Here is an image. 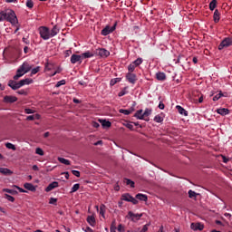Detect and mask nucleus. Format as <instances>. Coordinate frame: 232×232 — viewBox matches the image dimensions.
<instances>
[{
	"label": "nucleus",
	"mask_w": 232,
	"mask_h": 232,
	"mask_svg": "<svg viewBox=\"0 0 232 232\" xmlns=\"http://www.w3.org/2000/svg\"><path fill=\"white\" fill-rule=\"evenodd\" d=\"M5 148H7V150H13V151H15L16 150L15 145L10 142L5 143Z\"/></svg>",
	"instance_id": "obj_44"
},
{
	"label": "nucleus",
	"mask_w": 232,
	"mask_h": 232,
	"mask_svg": "<svg viewBox=\"0 0 232 232\" xmlns=\"http://www.w3.org/2000/svg\"><path fill=\"white\" fill-rule=\"evenodd\" d=\"M121 81H122V78H113L111 80L110 85L115 86L117 84V82H121Z\"/></svg>",
	"instance_id": "obj_29"
},
{
	"label": "nucleus",
	"mask_w": 232,
	"mask_h": 232,
	"mask_svg": "<svg viewBox=\"0 0 232 232\" xmlns=\"http://www.w3.org/2000/svg\"><path fill=\"white\" fill-rule=\"evenodd\" d=\"M141 217H142V214H135L132 211H129L127 215V218H130L132 222H135V220H140Z\"/></svg>",
	"instance_id": "obj_8"
},
{
	"label": "nucleus",
	"mask_w": 232,
	"mask_h": 232,
	"mask_svg": "<svg viewBox=\"0 0 232 232\" xmlns=\"http://www.w3.org/2000/svg\"><path fill=\"white\" fill-rule=\"evenodd\" d=\"M87 222L89 225H91L92 227H95L97 221L95 220V216H88L87 217Z\"/></svg>",
	"instance_id": "obj_16"
},
{
	"label": "nucleus",
	"mask_w": 232,
	"mask_h": 232,
	"mask_svg": "<svg viewBox=\"0 0 232 232\" xmlns=\"http://www.w3.org/2000/svg\"><path fill=\"white\" fill-rule=\"evenodd\" d=\"M4 102H7L8 104H12L14 102H17V97L7 95L4 97Z\"/></svg>",
	"instance_id": "obj_12"
},
{
	"label": "nucleus",
	"mask_w": 232,
	"mask_h": 232,
	"mask_svg": "<svg viewBox=\"0 0 232 232\" xmlns=\"http://www.w3.org/2000/svg\"><path fill=\"white\" fill-rule=\"evenodd\" d=\"M5 198H6V200H8L9 202H15V198L11 195L5 194Z\"/></svg>",
	"instance_id": "obj_45"
},
{
	"label": "nucleus",
	"mask_w": 232,
	"mask_h": 232,
	"mask_svg": "<svg viewBox=\"0 0 232 232\" xmlns=\"http://www.w3.org/2000/svg\"><path fill=\"white\" fill-rule=\"evenodd\" d=\"M97 54L100 55V57H110V51L104 49V48H100L97 49Z\"/></svg>",
	"instance_id": "obj_11"
},
{
	"label": "nucleus",
	"mask_w": 232,
	"mask_h": 232,
	"mask_svg": "<svg viewBox=\"0 0 232 232\" xmlns=\"http://www.w3.org/2000/svg\"><path fill=\"white\" fill-rule=\"evenodd\" d=\"M110 230L111 232H117V227H115L114 226H111Z\"/></svg>",
	"instance_id": "obj_63"
},
{
	"label": "nucleus",
	"mask_w": 232,
	"mask_h": 232,
	"mask_svg": "<svg viewBox=\"0 0 232 232\" xmlns=\"http://www.w3.org/2000/svg\"><path fill=\"white\" fill-rule=\"evenodd\" d=\"M150 115H151V109H145L143 118L146 119V117H150Z\"/></svg>",
	"instance_id": "obj_46"
},
{
	"label": "nucleus",
	"mask_w": 232,
	"mask_h": 232,
	"mask_svg": "<svg viewBox=\"0 0 232 232\" xmlns=\"http://www.w3.org/2000/svg\"><path fill=\"white\" fill-rule=\"evenodd\" d=\"M188 198H197V192L193 191V190H188Z\"/></svg>",
	"instance_id": "obj_50"
},
{
	"label": "nucleus",
	"mask_w": 232,
	"mask_h": 232,
	"mask_svg": "<svg viewBox=\"0 0 232 232\" xmlns=\"http://www.w3.org/2000/svg\"><path fill=\"white\" fill-rule=\"evenodd\" d=\"M229 46H232V38L227 37L219 44L218 50H224V48H229Z\"/></svg>",
	"instance_id": "obj_4"
},
{
	"label": "nucleus",
	"mask_w": 232,
	"mask_h": 232,
	"mask_svg": "<svg viewBox=\"0 0 232 232\" xmlns=\"http://www.w3.org/2000/svg\"><path fill=\"white\" fill-rule=\"evenodd\" d=\"M38 32L40 34V37L44 39V41H48V39H52L50 36V28L46 26H40L38 28Z\"/></svg>",
	"instance_id": "obj_3"
},
{
	"label": "nucleus",
	"mask_w": 232,
	"mask_h": 232,
	"mask_svg": "<svg viewBox=\"0 0 232 232\" xmlns=\"http://www.w3.org/2000/svg\"><path fill=\"white\" fill-rule=\"evenodd\" d=\"M136 198L138 200H141L142 202H148V196L146 194H137Z\"/></svg>",
	"instance_id": "obj_21"
},
{
	"label": "nucleus",
	"mask_w": 232,
	"mask_h": 232,
	"mask_svg": "<svg viewBox=\"0 0 232 232\" xmlns=\"http://www.w3.org/2000/svg\"><path fill=\"white\" fill-rule=\"evenodd\" d=\"M121 200H124L125 202H131L134 205L139 204V200L133 198L130 193H125L121 195Z\"/></svg>",
	"instance_id": "obj_5"
},
{
	"label": "nucleus",
	"mask_w": 232,
	"mask_h": 232,
	"mask_svg": "<svg viewBox=\"0 0 232 232\" xmlns=\"http://www.w3.org/2000/svg\"><path fill=\"white\" fill-rule=\"evenodd\" d=\"M4 193H9V195H17V190L10 188H3Z\"/></svg>",
	"instance_id": "obj_31"
},
{
	"label": "nucleus",
	"mask_w": 232,
	"mask_h": 232,
	"mask_svg": "<svg viewBox=\"0 0 232 232\" xmlns=\"http://www.w3.org/2000/svg\"><path fill=\"white\" fill-rule=\"evenodd\" d=\"M79 188H81V185L79 183L74 184L71 188V193H75V191H79Z\"/></svg>",
	"instance_id": "obj_40"
},
{
	"label": "nucleus",
	"mask_w": 232,
	"mask_h": 232,
	"mask_svg": "<svg viewBox=\"0 0 232 232\" xmlns=\"http://www.w3.org/2000/svg\"><path fill=\"white\" fill-rule=\"evenodd\" d=\"M26 72L21 67H19L16 71V74L14 76V81H19V79H21V77H23V75Z\"/></svg>",
	"instance_id": "obj_13"
},
{
	"label": "nucleus",
	"mask_w": 232,
	"mask_h": 232,
	"mask_svg": "<svg viewBox=\"0 0 232 232\" xmlns=\"http://www.w3.org/2000/svg\"><path fill=\"white\" fill-rule=\"evenodd\" d=\"M64 84H66V80H61L57 82L55 88H61V86H64Z\"/></svg>",
	"instance_id": "obj_49"
},
{
	"label": "nucleus",
	"mask_w": 232,
	"mask_h": 232,
	"mask_svg": "<svg viewBox=\"0 0 232 232\" xmlns=\"http://www.w3.org/2000/svg\"><path fill=\"white\" fill-rule=\"evenodd\" d=\"M92 126H93V128H99L101 125L99 124V122L94 121V122H92Z\"/></svg>",
	"instance_id": "obj_62"
},
{
	"label": "nucleus",
	"mask_w": 232,
	"mask_h": 232,
	"mask_svg": "<svg viewBox=\"0 0 232 232\" xmlns=\"http://www.w3.org/2000/svg\"><path fill=\"white\" fill-rule=\"evenodd\" d=\"M25 5L27 8H30V9L34 8V1L32 0H27Z\"/></svg>",
	"instance_id": "obj_52"
},
{
	"label": "nucleus",
	"mask_w": 232,
	"mask_h": 232,
	"mask_svg": "<svg viewBox=\"0 0 232 232\" xmlns=\"http://www.w3.org/2000/svg\"><path fill=\"white\" fill-rule=\"evenodd\" d=\"M159 108H160V110H164V108H166V106L164 105V103L162 102H160Z\"/></svg>",
	"instance_id": "obj_61"
},
{
	"label": "nucleus",
	"mask_w": 232,
	"mask_h": 232,
	"mask_svg": "<svg viewBox=\"0 0 232 232\" xmlns=\"http://www.w3.org/2000/svg\"><path fill=\"white\" fill-rule=\"evenodd\" d=\"M214 23H218L220 21V12L218 9H216L213 14Z\"/></svg>",
	"instance_id": "obj_23"
},
{
	"label": "nucleus",
	"mask_w": 232,
	"mask_h": 232,
	"mask_svg": "<svg viewBox=\"0 0 232 232\" xmlns=\"http://www.w3.org/2000/svg\"><path fill=\"white\" fill-rule=\"evenodd\" d=\"M125 183L127 186H130V188H135V182H133L131 179H125Z\"/></svg>",
	"instance_id": "obj_48"
},
{
	"label": "nucleus",
	"mask_w": 232,
	"mask_h": 232,
	"mask_svg": "<svg viewBox=\"0 0 232 232\" xmlns=\"http://www.w3.org/2000/svg\"><path fill=\"white\" fill-rule=\"evenodd\" d=\"M55 188H59V182H57V181H53V182L50 183L46 187L45 191H46V193H50V191H52L53 189H55Z\"/></svg>",
	"instance_id": "obj_14"
},
{
	"label": "nucleus",
	"mask_w": 232,
	"mask_h": 232,
	"mask_svg": "<svg viewBox=\"0 0 232 232\" xmlns=\"http://www.w3.org/2000/svg\"><path fill=\"white\" fill-rule=\"evenodd\" d=\"M125 77L130 84H135L137 82V74L133 72H127Z\"/></svg>",
	"instance_id": "obj_7"
},
{
	"label": "nucleus",
	"mask_w": 232,
	"mask_h": 232,
	"mask_svg": "<svg viewBox=\"0 0 232 232\" xmlns=\"http://www.w3.org/2000/svg\"><path fill=\"white\" fill-rule=\"evenodd\" d=\"M5 21L10 23L12 26H17V24H19V19H17V14H15L14 10L6 11Z\"/></svg>",
	"instance_id": "obj_2"
},
{
	"label": "nucleus",
	"mask_w": 232,
	"mask_h": 232,
	"mask_svg": "<svg viewBox=\"0 0 232 232\" xmlns=\"http://www.w3.org/2000/svg\"><path fill=\"white\" fill-rule=\"evenodd\" d=\"M52 66H53V64L50 63H45V67H44V72H50L52 71Z\"/></svg>",
	"instance_id": "obj_47"
},
{
	"label": "nucleus",
	"mask_w": 232,
	"mask_h": 232,
	"mask_svg": "<svg viewBox=\"0 0 232 232\" xmlns=\"http://www.w3.org/2000/svg\"><path fill=\"white\" fill-rule=\"evenodd\" d=\"M128 93V87H124L119 93L118 97H124Z\"/></svg>",
	"instance_id": "obj_35"
},
{
	"label": "nucleus",
	"mask_w": 232,
	"mask_h": 232,
	"mask_svg": "<svg viewBox=\"0 0 232 232\" xmlns=\"http://www.w3.org/2000/svg\"><path fill=\"white\" fill-rule=\"evenodd\" d=\"M41 72V67L36 66L35 68L31 70V75H35L36 73H39Z\"/></svg>",
	"instance_id": "obj_42"
},
{
	"label": "nucleus",
	"mask_w": 232,
	"mask_h": 232,
	"mask_svg": "<svg viewBox=\"0 0 232 232\" xmlns=\"http://www.w3.org/2000/svg\"><path fill=\"white\" fill-rule=\"evenodd\" d=\"M148 226L149 225H144L142 229H140V230H128L127 232H146V231H148Z\"/></svg>",
	"instance_id": "obj_43"
},
{
	"label": "nucleus",
	"mask_w": 232,
	"mask_h": 232,
	"mask_svg": "<svg viewBox=\"0 0 232 232\" xmlns=\"http://www.w3.org/2000/svg\"><path fill=\"white\" fill-rule=\"evenodd\" d=\"M35 153L36 155H40L41 157H43V155H44V150H43V149L41 148H36Z\"/></svg>",
	"instance_id": "obj_51"
},
{
	"label": "nucleus",
	"mask_w": 232,
	"mask_h": 232,
	"mask_svg": "<svg viewBox=\"0 0 232 232\" xmlns=\"http://www.w3.org/2000/svg\"><path fill=\"white\" fill-rule=\"evenodd\" d=\"M102 125L103 128H111V122L106 120L102 121Z\"/></svg>",
	"instance_id": "obj_37"
},
{
	"label": "nucleus",
	"mask_w": 232,
	"mask_h": 232,
	"mask_svg": "<svg viewBox=\"0 0 232 232\" xmlns=\"http://www.w3.org/2000/svg\"><path fill=\"white\" fill-rule=\"evenodd\" d=\"M18 95H28V89H21L16 92Z\"/></svg>",
	"instance_id": "obj_41"
},
{
	"label": "nucleus",
	"mask_w": 232,
	"mask_h": 232,
	"mask_svg": "<svg viewBox=\"0 0 232 232\" xmlns=\"http://www.w3.org/2000/svg\"><path fill=\"white\" fill-rule=\"evenodd\" d=\"M49 204H57V198H51L50 200H49Z\"/></svg>",
	"instance_id": "obj_56"
},
{
	"label": "nucleus",
	"mask_w": 232,
	"mask_h": 232,
	"mask_svg": "<svg viewBox=\"0 0 232 232\" xmlns=\"http://www.w3.org/2000/svg\"><path fill=\"white\" fill-rule=\"evenodd\" d=\"M14 188H16V189H18V191L20 193H28V191H26L25 189L20 188L19 186H14Z\"/></svg>",
	"instance_id": "obj_54"
},
{
	"label": "nucleus",
	"mask_w": 232,
	"mask_h": 232,
	"mask_svg": "<svg viewBox=\"0 0 232 232\" xmlns=\"http://www.w3.org/2000/svg\"><path fill=\"white\" fill-rule=\"evenodd\" d=\"M190 229H192L193 231H202V230H204V224L191 223Z\"/></svg>",
	"instance_id": "obj_9"
},
{
	"label": "nucleus",
	"mask_w": 232,
	"mask_h": 232,
	"mask_svg": "<svg viewBox=\"0 0 232 232\" xmlns=\"http://www.w3.org/2000/svg\"><path fill=\"white\" fill-rule=\"evenodd\" d=\"M217 113H218L219 115H222V117H225V115H229V109H226V108L217 109Z\"/></svg>",
	"instance_id": "obj_17"
},
{
	"label": "nucleus",
	"mask_w": 232,
	"mask_h": 232,
	"mask_svg": "<svg viewBox=\"0 0 232 232\" xmlns=\"http://www.w3.org/2000/svg\"><path fill=\"white\" fill-rule=\"evenodd\" d=\"M0 173H2V175H12L14 172L11 171L9 169L0 168Z\"/></svg>",
	"instance_id": "obj_26"
},
{
	"label": "nucleus",
	"mask_w": 232,
	"mask_h": 232,
	"mask_svg": "<svg viewBox=\"0 0 232 232\" xmlns=\"http://www.w3.org/2000/svg\"><path fill=\"white\" fill-rule=\"evenodd\" d=\"M3 21H6V11L0 12V23H3Z\"/></svg>",
	"instance_id": "obj_34"
},
{
	"label": "nucleus",
	"mask_w": 232,
	"mask_h": 232,
	"mask_svg": "<svg viewBox=\"0 0 232 232\" xmlns=\"http://www.w3.org/2000/svg\"><path fill=\"white\" fill-rule=\"evenodd\" d=\"M59 162H61V164H64L65 166H70V160H66L64 158H58Z\"/></svg>",
	"instance_id": "obj_33"
},
{
	"label": "nucleus",
	"mask_w": 232,
	"mask_h": 232,
	"mask_svg": "<svg viewBox=\"0 0 232 232\" xmlns=\"http://www.w3.org/2000/svg\"><path fill=\"white\" fill-rule=\"evenodd\" d=\"M222 97H227V95H224V94L222 93V91H219V93L217 94V95H215L212 100H213L214 102H217V101H218L219 99H222Z\"/></svg>",
	"instance_id": "obj_28"
},
{
	"label": "nucleus",
	"mask_w": 232,
	"mask_h": 232,
	"mask_svg": "<svg viewBox=\"0 0 232 232\" xmlns=\"http://www.w3.org/2000/svg\"><path fill=\"white\" fill-rule=\"evenodd\" d=\"M93 53L88 51L86 53H82V57H84V59H90L91 57H93Z\"/></svg>",
	"instance_id": "obj_30"
},
{
	"label": "nucleus",
	"mask_w": 232,
	"mask_h": 232,
	"mask_svg": "<svg viewBox=\"0 0 232 232\" xmlns=\"http://www.w3.org/2000/svg\"><path fill=\"white\" fill-rule=\"evenodd\" d=\"M24 112L27 113V115H30L32 113H35V111H34L32 109H25Z\"/></svg>",
	"instance_id": "obj_55"
},
{
	"label": "nucleus",
	"mask_w": 232,
	"mask_h": 232,
	"mask_svg": "<svg viewBox=\"0 0 232 232\" xmlns=\"http://www.w3.org/2000/svg\"><path fill=\"white\" fill-rule=\"evenodd\" d=\"M217 8V0H212L209 3V10H211V12H213V10H215Z\"/></svg>",
	"instance_id": "obj_32"
},
{
	"label": "nucleus",
	"mask_w": 232,
	"mask_h": 232,
	"mask_svg": "<svg viewBox=\"0 0 232 232\" xmlns=\"http://www.w3.org/2000/svg\"><path fill=\"white\" fill-rule=\"evenodd\" d=\"M81 62V55L79 54H72L71 56V63L72 64H75V63Z\"/></svg>",
	"instance_id": "obj_20"
},
{
	"label": "nucleus",
	"mask_w": 232,
	"mask_h": 232,
	"mask_svg": "<svg viewBox=\"0 0 232 232\" xmlns=\"http://www.w3.org/2000/svg\"><path fill=\"white\" fill-rule=\"evenodd\" d=\"M133 111V109L130 110H125V109H121L120 113H122L123 115H130Z\"/></svg>",
	"instance_id": "obj_38"
},
{
	"label": "nucleus",
	"mask_w": 232,
	"mask_h": 232,
	"mask_svg": "<svg viewBox=\"0 0 232 232\" xmlns=\"http://www.w3.org/2000/svg\"><path fill=\"white\" fill-rule=\"evenodd\" d=\"M134 117L139 121H146L147 122L150 121V119H144V111L142 110H138L135 112Z\"/></svg>",
	"instance_id": "obj_10"
},
{
	"label": "nucleus",
	"mask_w": 232,
	"mask_h": 232,
	"mask_svg": "<svg viewBox=\"0 0 232 232\" xmlns=\"http://www.w3.org/2000/svg\"><path fill=\"white\" fill-rule=\"evenodd\" d=\"M20 68L25 72V73H28L32 70V65L28 62H24L23 64L20 66Z\"/></svg>",
	"instance_id": "obj_15"
},
{
	"label": "nucleus",
	"mask_w": 232,
	"mask_h": 232,
	"mask_svg": "<svg viewBox=\"0 0 232 232\" xmlns=\"http://www.w3.org/2000/svg\"><path fill=\"white\" fill-rule=\"evenodd\" d=\"M143 63L142 58H138L135 61L132 62V64H134V66H140L141 63Z\"/></svg>",
	"instance_id": "obj_39"
},
{
	"label": "nucleus",
	"mask_w": 232,
	"mask_h": 232,
	"mask_svg": "<svg viewBox=\"0 0 232 232\" xmlns=\"http://www.w3.org/2000/svg\"><path fill=\"white\" fill-rule=\"evenodd\" d=\"M85 232H94V231L92 229V227H87L85 228Z\"/></svg>",
	"instance_id": "obj_64"
},
{
	"label": "nucleus",
	"mask_w": 232,
	"mask_h": 232,
	"mask_svg": "<svg viewBox=\"0 0 232 232\" xmlns=\"http://www.w3.org/2000/svg\"><path fill=\"white\" fill-rule=\"evenodd\" d=\"M117 230H118L119 232H125V231H126V228L124 227V226H122V224H120V225H118Z\"/></svg>",
	"instance_id": "obj_53"
},
{
	"label": "nucleus",
	"mask_w": 232,
	"mask_h": 232,
	"mask_svg": "<svg viewBox=\"0 0 232 232\" xmlns=\"http://www.w3.org/2000/svg\"><path fill=\"white\" fill-rule=\"evenodd\" d=\"M156 79L158 81H166V73L159 72L156 73Z\"/></svg>",
	"instance_id": "obj_22"
},
{
	"label": "nucleus",
	"mask_w": 232,
	"mask_h": 232,
	"mask_svg": "<svg viewBox=\"0 0 232 232\" xmlns=\"http://www.w3.org/2000/svg\"><path fill=\"white\" fill-rule=\"evenodd\" d=\"M106 205L102 204L100 206V215L102 217V218H106Z\"/></svg>",
	"instance_id": "obj_24"
},
{
	"label": "nucleus",
	"mask_w": 232,
	"mask_h": 232,
	"mask_svg": "<svg viewBox=\"0 0 232 232\" xmlns=\"http://www.w3.org/2000/svg\"><path fill=\"white\" fill-rule=\"evenodd\" d=\"M24 188L27 189V191H36L35 186H34L32 183H24Z\"/></svg>",
	"instance_id": "obj_19"
},
{
	"label": "nucleus",
	"mask_w": 232,
	"mask_h": 232,
	"mask_svg": "<svg viewBox=\"0 0 232 232\" xmlns=\"http://www.w3.org/2000/svg\"><path fill=\"white\" fill-rule=\"evenodd\" d=\"M154 122H164V117H162V114H158L154 117Z\"/></svg>",
	"instance_id": "obj_27"
},
{
	"label": "nucleus",
	"mask_w": 232,
	"mask_h": 232,
	"mask_svg": "<svg viewBox=\"0 0 232 232\" xmlns=\"http://www.w3.org/2000/svg\"><path fill=\"white\" fill-rule=\"evenodd\" d=\"M63 72V69H61V67H58L54 72H53V75H57V73H61Z\"/></svg>",
	"instance_id": "obj_58"
},
{
	"label": "nucleus",
	"mask_w": 232,
	"mask_h": 232,
	"mask_svg": "<svg viewBox=\"0 0 232 232\" xmlns=\"http://www.w3.org/2000/svg\"><path fill=\"white\" fill-rule=\"evenodd\" d=\"M125 126H126V128H128L129 130H133V124H131V123H127V124H125Z\"/></svg>",
	"instance_id": "obj_60"
},
{
	"label": "nucleus",
	"mask_w": 232,
	"mask_h": 232,
	"mask_svg": "<svg viewBox=\"0 0 232 232\" xmlns=\"http://www.w3.org/2000/svg\"><path fill=\"white\" fill-rule=\"evenodd\" d=\"M29 84H34V79L25 78V79L20 80L19 82H15L14 80H10L8 82L9 88L13 90H19V88H23V86H26Z\"/></svg>",
	"instance_id": "obj_1"
},
{
	"label": "nucleus",
	"mask_w": 232,
	"mask_h": 232,
	"mask_svg": "<svg viewBox=\"0 0 232 232\" xmlns=\"http://www.w3.org/2000/svg\"><path fill=\"white\" fill-rule=\"evenodd\" d=\"M176 110H178V111L180 115H183L184 117H188V111H186V109H184V107H182L180 105H177Z\"/></svg>",
	"instance_id": "obj_18"
},
{
	"label": "nucleus",
	"mask_w": 232,
	"mask_h": 232,
	"mask_svg": "<svg viewBox=\"0 0 232 232\" xmlns=\"http://www.w3.org/2000/svg\"><path fill=\"white\" fill-rule=\"evenodd\" d=\"M117 28V23H115L113 24V26L110 27V26H106L105 28H103L102 30V35H110V34H112V32H115V29Z\"/></svg>",
	"instance_id": "obj_6"
},
{
	"label": "nucleus",
	"mask_w": 232,
	"mask_h": 232,
	"mask_svg": "<svg viewBox=\"0 0 232 232\" xmlns=\"http://www.w3.org/2000/svg\"><path fill=\"white\" fill-rule=\"evenodd\" d=\"M72 173L74 177H81V172L79 170H72Z\"/></svg>",
	"instance_id": "obj_57"
},
{
	"label": "nucleus",
	"mask_w": 232,
	"mask_h": 232,
	"mask_svg": "<svg viewBox=\"0 0 232 232\" xmlns=\"http://www.w3.org/2000/svg\"><path fill=\"white\" fill-rule=\"evenodd\" d=\"M59 34V28H57V25H54L53 27V29L50 31V36L52 37H55V35H57Z\"/></svg>",
	"instance_id": "obj_25"
},
{
	"label": "nucleus",
	"mask_w": 232,
	"mask_h": 232,
	"mask_svg": "<svg viewBox=\"0 0 232 232\" xmlns=\"http://www.w3.org/2000/svg\"><path fill=\"white\" fill-rule=\"evenodd\" d=\"M26 121H35V116L34 115L27 116Z\"/></svg>",
	"instance_id": "obj_59"
},
{
	"label": "nucleus",
	"mask_w": 232,
	"mask_h": 232,
	"mask_svg": "<svg viewBox=\"0 0 232 232\" xmlns=\"http://www.w3.org/2000/svg\"><path fill=\"white\" fill-rule=\"evenodd\" d=\"M137 67L135 66V64L134 63H130V64H129L128 65V72H129V73H133V72H135V69H136Z\"/></svg>",
	"instance_id": "obj_36"
}]
</instances>
